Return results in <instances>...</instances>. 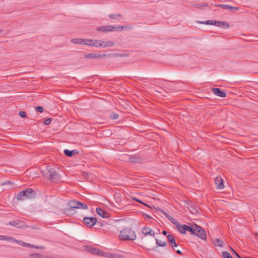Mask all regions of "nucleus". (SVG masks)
<instances>
[{"label":"nucleus","mask_w":258,"mask_h":258,"mask_svg":"<svg viewBox=\"0 0 258 258\" xmlns=\"http://www.w3.org/2000/svg\"><path fill=\"white\" fill-rule=\"evenodd\" d=\"M9 224L17 228H21L23 226V222L20 220H15L9 222Z\"/></svg>","instance_id":"nucleus-20"},{"label":"nucleus","mask_w":258,"mask_h":258,"mask_svg":"<svg viewBox=\"0 0 258 258\" xmlns=\"http://www.w3.org/2000/svg\"><path fill=\"white\" fill-rule=\"evenodd\" d=\"M215 182L217 189H222L224 188V180L220 176H217L215 178Z\"/></svg>","instance_id":"nucleus-11"},{"label":"nucleus","mask_w":258,"mask_h":258,"mask_svg":"<svg viewBox=\"0 0 258 258\" xmlns=\"http://www.w3.org/2000/svg\"><path fill=\"white\" fill-rule=\"evenodd\" d=\"M186 231L189 232L191 234L196 235L203 240L207 239L206 230L196 223L192 224L191 226L188 225Z\"/></svg>","instance_id":"nucleus-2"},{"label":"nucleus","mask_w":258,"mask_h":258,"mask_svg":"<svg viewBox=\"0 0 258 258\" xmlns=\"http://www.w3.org/2000/svg\"><path fill=\"white\" fill-rule=\"evenodd\" d=\"M254 235L256 236H258V232L255 233Z\"/></svg>","instance_id":"nucleus-53"},{"label":"nucleus","mask_w":258,"mask_h":258,"mask_svg":"<svg viewBox=\"0 0 258 258\" xmlns=\"http://www.w3.org/2000/svg\"><path fill=\"white\" fill-rule=\"evenodd\" d=\"M3 32V30L0 29V34Z\"/></svg>","instance_id":"nucleus-54"},{"label":"nucleus","mask_w":258,"mask_h":258,"mask_svg":"<svg viewBox=\"0 0 258 258\" xmlns=\"http://www.w3.org/2000/svg\"><path fill=\"white\" fill-rule=\"evenodd\" d=\"M219 27L223 28H228L229 27V25L228 23L226 22L221 21Z\"/></svg>","instance_id":"nucleus-38"},{"label":"nucleus","mask_w":258,"mask_h":258,"mask_svg":"<svg viewBox=\"0 0 258 258\" xmlns=\"http://www.w3.org/2000/svg\"><path fill=\"white\" fill-rule=\"evenodd\" d=\"M19 115L22 118H26L27 117V113L23 111H20L19 112Z\"/></svg>","instance_id":"nucleus-43"},{"label":"nucleus","mask_w":258,"mask_h":258,"mask_svg":"<svg viewBox=\"0 0 258 258\" xmlns=\"http://www.w3.org/2000/svg\"><path fill=\"white\" fill-rule=\"evenodd\" d=\"M133 199L135 201H136V202H138V203H139L140 204H142L143 205H144V206H145L146 207L150 208V207L149 206V205H148L147 204L144 203V202H143L142 201H141V200H140V199H138L137 198H133Z\"/></svg>","instance_id":"nucleus-34"},{"label":"nucleus","mask_w":258,"mask_h":258,"mask_svg":"<svg viewBox=\"0 0 258 258\" xmlns=\"http://www.w3.org/2000/svg\"><path fill=\"white\" fill-rule=\"evenodd\" d=\"M17 243H19L20 245H22V246H23L24 247H29L30 248H36L37 249L39 248V247L37 246H34L33 245H32L31 244H29V243H26V242H23L22 241H18V242Z\"/></svg>","instance_id":"nucleus-22"},{"label":"nucleus","mask_w":258,"mask_h":258,"mask_svg":"<svg viewBox=\"0 0 258 258\" xmlns=\"http://www.w3.org/2000/svg\"><path fill=\"white\" fill-rule=\"evenodd\" d=\"M35 109L38 112L42 113L44 111V109L43 107L41 106H38L35 107Z\"/></svg>","instance_id":"nucleus-42"},{"label":"nucleus","mask_w":258,"mask_h":258,"mask_svg":"<svg viewBox=\"0 0 258 258\" xmlns=\"http://www.w3.org/2000/svg\"><path fill=\"white\" fill-rule=\"evenodd\" d=\"M158 210L161 211L172 224H173L174 225L177 224V221L172 216H171L168 213H167L166 212L162 210L160 208H158Z\"/></svg>","instance_id":"nucleus-18"},{"label":"nucleus","mask_w":258,"mask_h":258,"mask_svg":"<svg viewBox=\"0 0 258 258\" xmlns=\"http://www.w3.org/2000/svg\"><path fill=\"white\" fill-rule=\"evenodd\" d=\"M77 205L78 207H77V209H87L88 207L87 204L83 203L82 202L78 201L77 203Z\"/></svg>","instance_id":"nucleus-28"},{"label":"nucleus","mask_w":258,"mask_h":258,"mask_svg":"<svg viewBox=\"0 0 258 258\" xmlns=\"http://www.w3.org/2000/svg\"><path fill=\"white\" fill-rule=\"evenodd\" d=\"M96 213L100 216L104 218H107L110 217V214L108 213L106 211L103 210V209L98 207L96 209Z\"/></svg>","instance_id":"nucleus-9"},{"label":"nucleus","mask_w":258,"mask_h":258,"mask_svg":"<svg viewBox=\"0 0 258 258\" xmlns=\"http://www.w3.org/2000/svg\"><path fill=\"white\" fill-rule=\"evenodd\" d=\"M176 252L179 255H183V253L180 250H176Z\"/></svg>","instance_id":"nucleus-50"},{"label":"nucleus","mask_w":258,"mask_h":258,"mask_svg":"<svg viewBox=\"0 0 258 258\" xmlns=\"http://www.w3.org/2000/svg\"><path fill=\"white\" fill-rule=\"evenodd\" d=\"M119 237L122 240L133 241L136 239V234L131 228H124L120 231Z\"/></svg>","instance_id":"nucleus-3"},{"label":"nucleus","mask_w":258,"mask_h":258,"mask_svg":"<svg viewBox=\"0 0 258 258\" xmlns=\"http://www.w3.org/2000/svg\"><path fill=\"white\" fill-rule=\"evenodd\" d=\"M223 243V241L219 238L216 239L214 241V244L219 247H222Z\"/></svg>","instance_id":"nucleus-33"},{"label":"nucleus","mask_w":258,"mask_h":258,"mask_svg":"<svg viewBox=\"0 0 258 258\" xmlns=\"http://www.w3.org/2000/svg\"><path fill=\"white\" fill-rule=\"evenodd\" d=\"M98 55H100V57H105L107 56V55L106 54H98Z\"/></svg>","instance_id":"nucleus-49"},{"label":"nucleus","mask_w":258,"mask_h":258,"mask_svg":"<svg viewBox=\"0 0 258 258\" xmlns=\"http://www.w3.org/2000/svg\"><path fill=\"white\" fill-rule=\"evenodd\" d=\"M186 204L187 205L188 209L192 214L195 215L199 213V210L200 208L197 206L196 204L194 202L191 201H188L186 203Z\"/></svg>","instance_id":"nucleus-6"},{"label":"nucleus","mask_w":258,"mask_h":258,"mask_svg":"<svg viewBox=\"0 0 258 258\" xmlns=\"http://www.w3.org/2000/svg\"><path fill=\"white\" fill-rule=\"evenodd\" d=\"M109 32L110 31H118L120 32L122 31V27H120V26H113V25H108Z\"/></svg>","instance_id":"nucleus-21"},{"label":"nucleus","mask_w":258,"mask_h":258,"mask_svg":"<svg viewBox=\"0 0 258 258\" xmlns=\"http://www.w3.org/2000/svg\"><path fill=\"white\" fill-rule=\"evenodd\" d=\"M232 258H233V257H232Z\"/></svg>","instance_id":"nucleus-55"},{"label":"nucleus","mask_w":258,"mask_h":258,"mask_svg":"<svg viewBox=\"0 0 258 258\" xmlns=\"http://www.w3.org/2000/svg\"><path fill=\"white\" fill-rule=\"evenodd\" d=\"M167 238H168V242L171 245L172 247H177L178 246L177 244L176 243V240L173 235L169 234L167 235Z\"/></svg>","instance_id":"nucleus-15"},{"label":"nucleus","mask_w":258,"mask_h":258,"mask_svg":"<svg viewBox=\"0 0 258 258\" xmlns=\"http://www.w3.org/2000/svg\"><path fill=\"white\" fill-rule=\"evenodd\" d=\"M156 242L159 246L164 247L167 245V243L165 241L159 240L157 238H156Z\"/></svg>","instance_id":"nucleus-30"},{"label":"nucleus","mask_w":258,"mask_h":258,"mask_svg":"<svg viewBox=\"0 0 258 258\" xmlns=\"http://www.w3.org/2000/svg\"><path fill=\"white\" fill-rule=\"evenodd\" d=\"M115 45V43L112 41H108L106 42H104L103 43V47L105 48L107 47H111Z\"/></svg>","instance_id":"nucleus-27"},{"label":"nucleus","mask_w":258,"mask_h":258,"mask_svg":"<svg viewBox=\"0 0 258 258\" xmlns=\"http://www.w3.org/2000/svg\"><path fill=\"white\" fill-rule=\"evenodd\" d=\"M88 46H94L96 48H101L103 47V43H104L103 41L100 40H95V39H88Z\"/></svg>","instance_id":"nucleus-7"},{"label":"nucleus","mask_w":258,"mask_h":258,"mask_svg":"<svg viewBox=\"0 0 258 258\" xmlns=\"http://www.w3.org/2000/svg\"><path fill=\"white\" fill-rule=\"evenodd\" d=\"M213 93L220 97H225L226 93L224 90H222L219 88H214L212 89Z\"/></svg>","instance_id":"nucleus-10"},{"label":"nucleus","mask_w":258,"mask_h":258,"mask_svg":"<svg viewBox=\"0 0 258 258\" xmlns=\"http://www.w3.org/2000/svg\"><path fill=\"white\" fill-rule=\"evenodd\" d=\"M142 233L145 235H150L153 236L155 235L154 231L149 227H144L142 229Z\"/></svg>","instance_id":"nucleus-19"},{"label":"nucleus","mask_w":258,"mask_h":258,"mask_svg":"<svg viewBox=\"0 0 258 258\" xmlns=\"http://www.w3.org/2000/svg\"><path fill=\"white\" fill-rule=\"evenodd\" d=\"M230 248L232 249V250L233 251V252L236 254L237 257L238 258H243V256H241L239 254H238L231 247H230Z\"/></svg>","instance_id":"nucleus-45"},{"label":"nucleus","mask_w":258,"mask_h":258,"mask_svg":"<svg viewBox=\"0 0 258 258\" xmlns=\"http://www.w3.org/2000/svg\"><path fill=\"white\" fill-rule=\"evenodd\" d=\"M220 22H221V21H214L213 25H215L216 26L219 27L220 26Z\"/></svg>","instance_id":"nucleus-46"},{"label":"nucleus","mask_w":258,"mask_h":258,"mask_svg":"<svg viewBox=\"0 0 258 258\" xmlns=\"http://www.w3.org/2000/svg\"><path fill=\"white\" fill-rule=\"evenodd\" d=\"M97 222V219L94 217H85L83 218V223L89 227H93Z\"/></svg>","instance_id":"nucleus-5"},{"label":"nucleus","mask_w":258,"mask_h":258,"mask_svg":"<svg viewBox=\"0 0 258 258\" xmlns=\"http://www.w3.org/2000/svg\"><path fill=\"white\" fill-rule=\"evenodd\" d=\"M4 239H6L5 235H0V240H4Z\"/></svg>","instance_id":"nucleus-51"},{"label":"nucleus","mask_w":258,"mask_h":258,"mask_svg":"<svg viewBox=\"0 0 258 258\" xmlns=\"http://www.w3.org/2000/svg\"><path fill=\"white\" fill-rule=\"evenodd\" d=\"M79 151L78 150L74 149L73 150H69L68 149H65L63 151L64 154L68 157H71L74 155L79 154Z\"/></svg>","instance_id":"nucleus-16"},{"label":"nucleus","mask_w":258,"mask_h":258,"mask_svg":"<svg viewBox=\"0 0 258 258\" xmlns=\"http://www.w3.org/2000/svg\"><path fill=\"white\" fill-rule=\"evenodd\" d=\"M119 118V115L117 113L112 112L109 115V118L111 119H117Z\"/></svg>","instance_id":"nucleus-37"},{"label":"nucleus","mask_w":258,"mask_h":258,"mask_svg":"<svg viewBox=\"0 0 258 258\" xmlns=\"http://www.w3.org/2000/svg\"><path fill=\"white\" fill-rule=\"evenodd\" d=\"M41 173L45 178L54 182L58 180L60 177L55 169L50 166H46L44 169L41 170Z\"/></svg>","instance_id":"nucleus-1"},{"label":"nucleus","mask_w":258,"mask_h":258,"mask_svg":"<svg viewBox=\"0 0 258 258\" xmlns=\"http://www.w3.org/2000/svg\"><path fill=\"white\" fill-rule=\"evenodd\" d=\"M143 215H144V218L145 219H152V217L150 216H149V215H148L147 214H144Z\"/></svg>","instance_id":"nucleus-47"},{"label":"nucleus","mask_w":258,"mask_h":258,"mask_svg":"<svg viewBox=\"0 0 258 258\" xmlns=\"http://www.w3.org/2000/svg\"><path fill=\"white\" fill-rule=\"evenodd\" d=\"M51 120H52V119L51 118H47L44 120V121H43V123L45 125H48L50 123Z\"/></svg>","instance_id":"nucleus-44"},{"label":"nucleus","mask_w":258,"mask_h":258,"mask_svg":"<svg viewBox=\"0 0 258 258\" xmlns=\"http://www.w3.org/2000/svg\"><path fill=\"white\" fill-rule=\"evenodd\" d=\"M88 39H79L74 38L71 40V42L76 44H80L87 45L88 44Z\"/></svg>","instance_id":"nucleus-17"},{"label":"nucleus","mask_w":258,"mask_h":258,"mask_svg":"<svg viewBox=\"0 0 258 258\" xmlns=\"http://www.w3.org/2000/svg\"><path fill=\"white\" fill-rule=\"evenodd\" d=\"M86 58H100V55H98V53H89L84 55Z\"/></svg>","instance_id":"nucleus-23"},{"label":"nucleus","mask_w":258,"mask_h":258,"mask_svg":"<svg viewBox=\"0 0 258 258\" xmlns=\"http://www.w3.org/2000/svg\"><path fill=\"white\" fill-rule=\"evenodd\" d=\"M29 258H44L43 254L40 253H31L29 255Z\"/></svg>","instance_id":"nucleus-29"},{"label":"nucleus","mask_w":258,"mask_h":258,"mask_svg":"<svg viewBox=\"0 0 258 258\" xmlns=\"http://www.w3.org/2000/svg\"><path fill=\"white\" fill-rule=\"evenodd\" d=\"M162 234L164 235H166L167 234V232L165 230H163L162 231Z\"/></svg>","instance_id":"nucleus-52"},{"label":"nucleus","mask_w":258,"mask_h":258,"mask_svg":"<svg viewBox=\"0 0 258 258\" xmlns=\"http://www.w3.org/2000/svg\"><path fill=\"white\" fill-rule=\"evenodd\" d=\"M14 184V183L11 181H6L5 182H3L1 183V185L2 186L5 185H11V186Z\"/></svg>","instance_id":"nucleus-39"},{"label":"nucleus","mask_w":258,"mask_h":258,"mask_svg":"<svg viewBox=\"0 0 258 258\" xmlns=\"http://www.w3.org/2000/svg\"><path fill=\"white\" fill-rule=\"evenodd\" d=\"M198 23L200 24H202L213 25L214 21L213 20H207V21H199V22H198Z\"/></svg>","instance_id":"nucleus-35"},{"label":"nucleus","mask_w":258,"mask_h":258,"mask_svg":"<svg viewBox=\"0 0 258 258\" xmlns=\"http://www.w3.org/2000/svg\"><path fill=\"white\" fill-rule=\"evenodd\" d=\"M217 7H220L223 9H227L230 11V12H232L233 10L238 11L239 8L238 7H233L228 5L225 4H218L217 6Z\"/></svg>","instance_id":"nucleus-14"},{"label":"nucleus","mask_w":258,"mask_h":258,"mask_svg":"<svg viewBox=\"0 0 258 258\" xmlns=\"http://www.w3.org/2000/svg\"><path fill=\"white\" fill-rule=\"evenodd\" d=\"M222 255L223 258H232V256L230 254V253L227 251H223L222 252Z\"/></svg>","instance_id":"nucleus-36"},{"label":"nucleus","mask_w":258,"mask_h":258,"mask_svg":"<svg viewBox=\"0 0 258 258\" xmlns=\"http://www.w3.org/2000/svg\"><path fill=\"white\" fill-rule=\"evenodd\" d=\"M128 161L129 162L132 163L141 164L142 162V159L137 155H134L130 157Z\"/></svg>","instance_id":"nucleus-12"},{"label":"nucleus","mask_w":258,"mask_h":258,"mask_svg":"<svg viewBox=\"0 0 258 258\" xmlns=\"http://www.w3.org/2000/svg\"><path fill=\"white\" fill-rule=\"evenodd\" d=\"M198 8L200 9H203L205 7H209L208 5L206 3H202L201 4H199L197 5Z\"/></svg>","instance_id":"nucleus-41"},{"label":"nucleus","mask_w":258,"mask_h":258,"mask_svg":"<svg viewBox=\"0 0 258 258\" xmlns=\"http://www.w3.org/2000/svg\"><path fill=\"white\" fill-rule=\"evenodd\" d=\"M36 197V192L32 188H27L19 192L17 196V199L18 200H25L28 199H34Z\"/></svg>","instance_id":"nucleus-4"},{"label":"nucleus","mask_w":258,"mask_h":258,"mask_svg":"<svg viewBox=\"0 0 258 258\" xmlns=\"http://www.w3.org/2000/svg\"><path fill=\"white\" fill-rule=\"evenodd\" d=\"M120 27H122V30L124 29L125 30H131L133 28V27L131 26V25H121V26H120Z\"/></svg>","instance_id":"nucleus-40"},{"label":"nucleus","mask_w":258,"mask_h":258,"mask_svg":"<svg viewBox=\"0 0 258 258\" xmlns=\"http://www.w3.org/2000/svg\"><path fill=\"white\" fill-rule=\"evenodd\" d=\"M97 31H101L103 33L109 32L108 25L101 26L96 28Z\"/></svg>","instance_id":"nucleus-24"},{"label":"nucleus","mask_w":258,"mask_h":258,"mask_svg":"<svg viewBox=\"0 0 258 258\" xmlns=\"http://www.w3.org/2000/svg\"><path fill=\"white\" fill-rule=\"evenodd\" d=\"M86 249L88 251H89V252H90L91 253L93 254L98 255H104L103 251H102V250H101L100 249H99L97 248H96V247H93L91 246H88L87 247Z\"/></svg>","instance_id":"nucleus-8"},{"label":"nucleus","mask_w":258,"mask_h":258,"mask_svg":"<svg viewBox=\"0 0 258 258\" xmlns=\"http://www.w3.org/2000/svg\"><path fill=\"white\" fill-rule=\"evenodd\" d=\"M109 18L111 20H117L121 17V15L120 14H111L108 15Z\"/></svg>","instance_id":"nucleus-26"},{"label":"nucleus","mask_w":258,"mask_h":258,"mask_svg":"<svg viewBox=\"0 0 258 258\" xmlns=\"http://www.w3.org/2000/svg\"><path fill=\"white\" fill-rule=\"evenodd\" d=\"M5 237H6V239H4V240H7L9 242H15L17 243L18 242V240H17V239H16L12 237L11 236H7L5 235Z\"/></svg>","instance_id":"nucleus-32"},{"label":"nucleus","mask_w":258,"mask_h":258,"mask_svg":"<svg viewBox=\"0 0 258 258\" xmlns=\"http://www.w3.org/2000/svg\"><path fill=\"white\" fill-rule=\"evenodd\" d=\"M5 237H6V239H4V240H7L9 242H15L17 243L18 242V240H17V239H16L12 237L11 236H7L5 235Z\"/></svg>","instance_id":"nucleus-31"},{"label":"nucleus","mask_w":258,"mask_h":258,"mask_svg":"<svg viewBox=\"0 0 258 258\" xmlns=\"http://www.w3.org/2000/svg\"><path fill=\"white\" fill-rule=\"evenodd\" d=\"M77 202L78 201L75 200H71L69 202L68 205L69 207L72 209H77V207H78L77 204Z\"/></svg>","instance_id":"nucleus-25"},{"label":"nucleus","mask_w":258,"mask_h":258,"mask_svg":"<svg viewBox=\"0 0 258 258\" xmlns=\"http://www.w3.org/2000/svg\"><path fill=\"white\" fill-rule=\"evenodd\" d=\"M175 225L176 226V228L180 233L183 234H185L186 233L188 227L187 225H182L177 222V224H176Z\"/></svg>","instance_id":"nucleus-13"},{"label":"nucleus","mask_w":258,"mask_h":258,"mask_svg":"<svg viewBox=\"0 0 258 258\" xmlns=\"http://www.w3.org/2000/svg\"><path fill=\"white\" fill-rule=\"evenodd\" d=\"M109 254L110 255V257L111 258H117V257L118 256V255L115 254H110V253H109Z\"/></svg>","instance_id":"nucleus-48"}]
</instances>
